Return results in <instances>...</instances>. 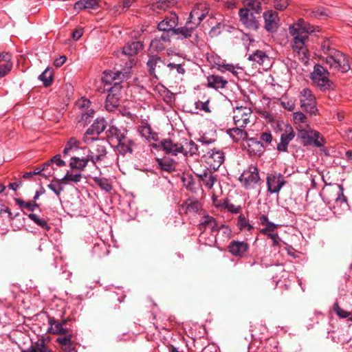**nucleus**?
I'll use <instances>...</instances> for the list:
<instances>
[{"mask_svg": "<svg viewBox=\"0 0 352 352\" xmlns=\"http://www.w3.org/2000/svg\"><path fill=\"white\" fill-rule=\"evenodd\" d=\"M4 64L0 65V78L6 76L12 69L13 63L11 60H4Z\"/></svg>", "mask_w": 352, "mask_h": 352, "instance_id": "13d9d810", "label": "nucleus"}, {"mask_svg": "<svg viewBox=\"0 0 352 352\" xmlns=\"http://www.w3.org/2000/svg\"><path fill=\"white\" fill-rule=\"evenodd\" d=\"M228 82L223 77L212 75L208 77V86L215 89L224 88Z\"/></svg>", "mask_w": 352, "mask_h": 352, "instance_id": "bb28decb", "label": "nucleus"}, {"mask_svg": "<svg viewBox=\"0 0 352 352\" xmlns=\"http://www.w3.org/2000/svg\"><path fill=\"white\" fill-rule=\"evenodd\" d=\"M62 182L60 180L56 181V184L51 183L47 185V187L52 190L57 196H59L61 192L63 190V188L61 186Z\"/></svg>", "mask_w": 352, "mask_h": 352, "instance_id": "e2e57ef3", "label": "nucleus"}, {"mask_svg": "<svg viewBox=\"0 0 352 352\" xmlns=\"http://www.w3.org/2000/svg\"><path fill=\"white\" fill-rule=\"evenodd\" d=\"M80 142L78 141L75 138H71L64 150H63V155L65 156L68 155L71 151H76L79 148Z\"/></svg>", "mask_w": 352, "mask_h": 352, "instance_id": "49530a36", "label": "nucleus"}, {"mask_svg": "<svg viewBox=\"0 0 352 352\" xmlns=\"http://www.w3.org/2000/svg\"><path fill=\"white\" fill-rule=\"evenodd\" d=\"M134 145L133 140L130 138L125 141L118 143L117 149L121 155H125L133 151L132 146Z\"/></svg>", "mask_w": 352, "mask_h": 352, "instance_id": "72a5a7b5", "label": "nucleus"}, {"mask_svg": "<svg viewBox=\"0 0 352 352\" xmlns=\"http://www.w3.org/2000/svg\"><path fill=\"white\" fill-rule=\"evenodd\" d=\"M98 135L99 134L96 133V131H95L93 126H91L89 129H87V130L83 135V142L87 144H89L91 142H95L96 140H99L98 138Z\"/></svg>", "mask_w": 352, "mask_h": 352, "instance_id": "a19ab883", "label": "nucleus"}, {"mask_svg": "<svg viewBox=\"0 0 352 352\" xmlns=\"http://www.w3.org/2000/svg\"><path fill=\"white\" fill-rule=\"evenodd\" d=\"M240 21L248 28L256 30L258 28V22L252 12L248 8H241L239 12Z\"/></svg>", "mask_w": 352, "mask_h": 352, "instance_id": "f3484780", "label": "nucleus"}, {"mask_svg": "<svg viewBox=\"0 0 352 352\" xmlns=\"http://www.w3.org/2000/svg\"><path fill=\"white\" fill-rule=\"evenodd\" d=\"M149 74L156 78L157 75L162 74L166 67V63L157 56H151L147 61Z\"/></svg>", "mask_w": 352, "mask_h": 352, "instance_id": "2eb2a0df", "label": "nucleus"}, {"mask_svg": "<svg viewBox=\"0 0 352 352\" xmlns=\"http://www.w3.org/2000/svg\"><path fill=\"white\" fill-rule=\"evenodd\" d=\"M259 222L261 225L265 226V228H263L264 232L270 231L272 230H276L278 228V225L275 224L269 221L267 216L265 214H262L259 217Z\"/></svg>", "mask_w": 352, "mask_h": 352, "instance_id": "09e8293b", "label": "nucleus"}, {"mask_svg": "<svg viewBox=\"0 0 352 352\" xmlns=\"http://www.w3.org/2000/svg\"><path fill=\"white\" fill-rule=\"evenodd\" d=\"M160 146L167 154L177 155L184 151V145L182 143L174 142L170 139H164L161 141Z\"/></svg>", "mask_w": 352, "mask_h": 352, "instance_id": "a211bd4d", "label": "nucleus"}, {"mask_svg": "<svg viewBox=\"0 0 352 352\" xmlns=\"http://www.w3.org/2000/svg\"><path fill=\"white\" fill-rule=\"evenodd\" d=\"M285 184V178L280 173H274L267 177V190L271 194L278 193Z\"/></svg>", "mask_w": 352, "mask_h": 352, "instance_id": "f8f14e48", "label": "nucleus"}, {"mask_svg": "<svg viewBox=\"0 0 352 352\" xmlns=\"http://www.w3.org/2000/svg\"><path fill=\"white\" fill-rule=\"evenodd\" d=\"M198 227L199 229L201 231H204L206 228H209L212 232L222 230L223 232L228 235L230 234L231 232L228 226L221 225L220 227H219L216 219L208 214L202 217Z\"/></svg>", "mask_w": 352, "mask_h": 352, "instance_id": "9b49d317", "label": "nucleus"}, {"mask_svg": "<svg viewBox=\"0 0 352 352\" xmlns=\"http://www.w3.org/2000/svg\"><path fill=\"white\" fill-rule=\"evenodd\" d=\"M96 133H101L106 129V121L104 118H97L91 124Z\"/></svg>", "mask_w": 352, "mask_h": 352, "instance_id": "864d4df0", "label": "nucleus"}, {"mask_svg": "<svg viewBox=\"0 0 352 352\" xmlns=\"http://www.w3.org/2000/svg\"><path fill=\"white\" fill-rule=\"evenodd\" d=\"M243 127H238L236 126L235 128L230 129L227 131L229 135L235 141L239 142L247 138V132L242 129Z\"/></svg>", "mask_w": 352, "mask_h": 352, "instance_id": "7c9ffc66", "label": "nucleus"}, {"mask_svg": "<svg viewBox=\"0 0 352 352\" xmlns=\"http://www.w3.org/2000/svg\"><path fill=\"white\" fill-rule=\"evenodd\" d=\"M94 182L102 190L109 192L112 189V186L109 179L104 177H94Z\"/></svg>", "mask_w": 352, "mask_h": 352, "instance_id": "de8ad7c7", "label": "nucleus"}, {"mask_svg": "<svg viewBox=\"0 0 352 352\" xmlns=\"http://www.w3.org/2000/svg\"><path fill=\"white\" fill-rule=\"evenodd\" d=\"M228 252L236 257H242L249 250V245L245 241H232L228 246Z\"/></svg>", "mask_w": 352, "mask_h": 352, "instance_id": "aec40b11", "label": "nucleus"}, {"mask_svg": "<svg viewBox=\"0 0 352 352\" xmlns=\"http://www.w3.org/2000/svg\"><path fill=\"white\" fill-rule=\"evenodd\" d=\"M298 136L304 140L305 144L316 147H322L326 143L324 137L318 131L311 129H300Z\"/></svg>", "mask_w": 352, "mask_h": 352, "instance_id": "423d86ee", "label": "nucleus"}, {"mask_svg": "<svg viewBox=\"0 0 352 352\" xmlns=\"http://www.w3.org/2000/svg\"><path fill=\"white\" fill-rule=\"evenodd\" d=\"M219 206L227 209L229 212L237 214L240 212L241 208L240 206H235L228 199H225Z\"/></svg>", "mask_w": 352, "mask_h": 352, "instance_id": "603ef678", "label": "nucleus"}, {"mask_svg": "<svg viewBox=\"0 0 352 352\" xmlns=\"http://www.w3.org/2000/svg\"><path fill=\"white\" fill-rule=\"evenodd\" d=\"M329 54L325 57V63L331 69L346 73L351 69L349 58L342 52L336 50H330Z\"/></svg>", "mask_w": 352, "mask_h": 352, "instance_id": "f03ea898", "label": "nucleus"}, {"mask_svg": "<svg viewBox=\"0 0 352 352\" xmlns=\"http://www.w3.org/2000/svg\"><path fill=\"white\" fill-rule=\"evenodd\" d=\"M184 145V151L183 154L185 155H199V148L197 145L192 140L187 141V140H185V144Z\"/></svg>", "mask_w": 352, "mask_h": 352, "instance_id": "e433bc0d", "label": "nucleus"}, {"mask_svg": "<svg viewBox=\"0 0 352 352\" xmlns=\"http://www.w3.org/2000/svg\"><path fill=\"white\" fill-rule=\"evenodd\" d=\"M143 49V43L139 41L128 42L122 48V53L129 56L137 54Z\"/></svg>", "mask_w": 352, "mask_h": 352, "instance_id": "393cba45", "label": "nucleus"}, {"mask_svg": "<svg viewBox=\"0 0 352 352\" xmlns=\"http://www.w3.org/2000/svg\"><path fill=\"white\" fill-rule=\"evenodd\" d=\"M170 41L169 35L167 33H163L160 36L155 37L151 41L150 47L155 52H162Z\"/></svg>", "mask_w": 352, "mask_h": 352, "instance_id": "4be33fe9", "label": "nucleus"}, {"mask_svg": "<svg viewBox=\"0 0 352 352\" xmlns=\"http://www.w3.org/2000/svg\"><path fill=\"white\" fill-rule=\"evenodd\" d=\"M265 29L269 32L277 30L279 23L278 14L276 11L270 10L263 13Z\"/></svg>", "mask_w": 352, "mask_h": 352, "instance_id": "dca6fc26", "label": "nucleus"}, {"mask_svg": "<svg viewBox=\"0 0 352 352\" xmlns=\"http://www.w3.org/2000/svg\"><path fill=\"white\" fill-rule=\"evenodd\" d=\"M124 78V74L121 72L118 71L113 72L111 71H106L103 73L102 80L106 86H111L112 85H114L116 82L120 83Z\"/></svg>", "mask_w": 352, "mask_h": 352, "instance_id": "5701e85b", "label": "nucleus"}, {"mask_svg": "<svg viewBox=\"0 0 352 352\" xmlns=\"http://www.w3.org/2000/svg\"><path fill=\"white\" fill-rule=\"evenodd\" d=\"M178 23L179 19L177 14L175 12H170L158 23L157 28L159 30L164 32V33L171 31L173 34Z\"/></svg>", "mask_w": 352, "mask_h": 352, "instance_id": "4468645a", "label": "nucleus"}, {"mask_svg": "<svg viewBox=\"0 0 352 352\" xmlns=\"http://www.w3.org/2000/svg\"><path fill=\"white\" fill-rule=\"evenodd\" d=\"M248 150L254 155H260L264 149L263 144L255 138H250L248 141Z\"/></svg>", "mask_w": 352, "mask_h": 352, "instance_id": "f704fd0d", "label": "nucleus"}, {"mask_svg": "<svg viewBox=\"0 0 352 352\" xmlns=\"http://www.w3.org/2000/svg\"><path fill=\"white\" fill-rule=\"evenodd\" d=\"M157 164L160 168L167 172H171L175 169V163L173 160L163 158L157 159Z\"/></svg>", "mask_w": 352, "mask_h": 352, "instance_id": "58836bf2", "label": "nucleus"}, {"mask_svg": "<svg viewBox=\"0 0 352 352\" xmlns=\"http://www.w3.org/2000/svg\"><path fill=\"white\" fill-rule=\"evenodd\" d=\"M289 30L294 37L292 42L294 53L298 56L302 63H307L309 60V54L306 41L309 38L308 34L314 31V27L304 19H300L297 23L289 27Z\"/></svg>", "mask_w": 352, "mask_h": 352, "instance_id": "f257e3e1", "label": "nucleus"}, {"mask_svg": "<svg viewBox=\"0 0 352 352\" xmlns=\"http://www.w3.org/2000/svg\"><path fill=\"white\" fill-rule=\"evenodd\" d=\"M237 226L241 230H248L250 232L253 226L247 221L243 214H240L238 217Z\"/></svg>", "mask_w": 352, "mask_h": 352, "instance_id": "3c124183", "label": "nucleus"}, {"mask_svg": "<svg viewBox=\"0 0 352 352\" xmlns=\"http://www.w3.org/2000/svg\"><path fill=\"white\" fill-rule=\"evenodd\" d=\"M329 76V72L319 64L314 66V71L311 74V78L314 83L322 89H327L331 87V82Z\"/></svg>", "mask_w": 352, "mask_h": 352, "instance_id": "39448f33", "label": "nucleus"}, {"mask_svg": "<svg viewBox=\"0 0 352 352\" xmlns=\"http://www.w3.org/2000/svg\"><path fill=\"white\" fill-rule=\"evenodd\" d=\"M94 111L93 109H89L86 112H82L78 118V122L85 126L90 123L94 117Z\"/></svg>", "mask_w": 352, "mask_h": 352, "instance_id": "79ce46f5", "label": "nucleus"}, {"mask_svg": "<svg viewBox=\"0 0 352 352\" xmlns=\"http://www.w3.org/2000/svg\"><path fill=\"white\" fill-rule=\"evenodd\" d=\"M248 59L257 63L258 65H263L266 61H269V57L262 50L255 51L248 56Z\"/></svg>", "mask_w": 352, "mask_h": 352, "instance_id": "c756f323", "label": "nucleus"}, {"mask_svg": "<svg viewBox=\"0 0 352 352\" xmlns=\"http://www.w3.org/2000/svg\"><path fill=\"white\" fill-rule=\"evenodd\" d=\"M199 177L202 185L208 189H211L217 180V176L209 170H204L201 174L199 175Z\"/></svg>", "mask_w": 352, "mask_h": 352, "instance_id": "a878e982", "label": "nucleus"}, {"mask_svg": "<svg viewBox=\"0 0 352 352\" xmlns=\"http://www.w3.org/2000/svg\"><path fill=\"white\" fill-rule=\"evenodd\" d=\"M34 352H53L45 343L43 340H38L34 344Z\"/></svg>", "mask_w": 352, "mask_h": 352, "instance_id": "5fc2aeb1", "label": "nucleus"}, {"mask_svg": "<svg viewBox=\"0 0 352 352\" xmlns=\"http://www.w3.org/2000/svg\"><path fill=\"white\" fill-rule=\"evenodd\" d=\"M41 80L45 87L51 85L53 81V70L50 68H46L45 70L39 76Z\"/></svg>", "mask_w": 352, "mask_h": 352, "instance_id": "ea45409f", "label": "nucleus"}, {"mask_svg": "<svg viewBox=\"0 0 352 352\" xmlns=\"http://www.w3.org/2000/svg\"><path fill=\"white\" fill-rule=\"evenodd\" d=\"M339 192L338 193L337 197L335 199V204L337 206H339L340 207H343L344 208H348L349 205L347 203V198L344 195V189L342 186H339Z\"/></svg>", "mask_w": 352, "mask_h": 352, "instance_id": "a18cd8bd", "label": "nucleus"}, {"mask_svg": "<svg viewBox=\"0 0 352 352\" xmlns=\"http://www.w3.org/2000/svg\"><path fill=\"white\" fill-rule=\"evenodd\" d=\"M198 26H195L194 23L187 20L184 26L176 28L173 34L177 36V39L184 40L191 37Z\"/></svg>", "mask_w": 352, "mask_h": 352, "instance_id": "6ab92c4d", "label": "nucleus"}, {"mask_svg": "<svg viewBox=\"0 0 352 352\" xmlns=\"http://www.w3.org/2000/svg\"><path fill=\"white\" fill-rule=\"evenodd\" d=\"M293 117L296 124H302V126H300V128H302L304 126H307V118L303 113L296 112L294 113Z\"/></svg>", "mask_w": 352, "mask_h": 352, "instance_id": "4d7b16f0", "label": "nucleus"}, {"mask_svg": "<svg viewBox=\"0 0 352 352\" xmlns=\"http://www.w3.org/2000/svg\"><path fill=\"white\" fill-rule=\"evenodd\" d=\"M245 4L257 13L261 10V3L258 0H245Z\"/></svg>", "mask_w": 352, "mask_h": 352, "instance_id": "0e129e2a", "label": "nucleus"}, {"mask_svg": "<svg viewBox=\"0 0 352 352\" xmlns=\"http://www.w3.org/2000/svg\"><path fill=\"white\" fill-rule=\"evenodd\" d=\"M204 157L209 168L214 170H217L225 160L223 152L216 149L209 151Z\"/></svg>", "mask_w": 352, "mask_h": 352, "instance_id": "ddd939ff", "label": "nucleus"}, {"mask_svg": "<svg viewBox=\"0 0 352 352\" xmlns=\"http://www.w3.org/2000/svg\"><path fill=\"white\" fill-rule=\"evenodd\" d=\"M50 332L53 334L66 336L68 334V329L63 327V323H60L54 319L50 320Z\"/></svg>", "mask_w": 352, "mask_h": 352, "instance_id": "2f4dec72", "label": "nucleus"}, {"mask_svg": "<svg viewBox=\"0 0 352 352\" xmlns=\"http://www.w3.org/2000/svg\"><path fill=\"white\" fill-rule=\"evenodd\" d=\"M138 132L142 137L148 140H156L157 135L152 131L151 127L148 124H143L138 127Z\"/></svg>", "mask_w": 352, "mask_h": 352, "instance_id": "c85d7f7f", "label": "nucleus"}, {"mask_svg": "<svg viewBox=\"0 0 352 352\" xmlns=\"http://www.w3.org/2000/svg\"><path fill=\"white\" fill-rule=\"evenodd\" d=\"M200 209V203L197 200H193L191 199H187L180 206L181 211L186 214H196L199 211Z\"/></svg>", "mask_w": 352, "mask_h": 352, "instance_id": "b1692460", "label": "nucleus"}, {"mask_svg": "<svg viewBox=\"0 0 352 352\" xmlns=\"http://www.w3.org/2000/svg\"><path fill=\"white\" fill-rule=\"evenodd\" d=\"M156 90L158 91L162 99L167 104H171L174 100V96L167 88L163 85L156 87Z\"/></svg>", "mask_w": 352, "mask_h": 352, "instance_id": "c9c22d12", "label": "nucleus"}, {"mask_svg": "<svg viewBox=\"0 0 352 352\" xmlns=\"http://www.w3.org/2000/svg\"><path fill=\"white\" fill-rule=\"evenodd\" d=\"M28 217L31 221L43 229L47 231L50 230L51 227L48 225L46 219L40 218L37 214L34 213L29 214Z\"/></svg>", "mask_w": 352, "mask_h": 352, "instance_id": "4c0bfd02", "label": "nucleus"}, {"mask_svg": "<svg viewBox=\"0 0 352 352\" xmlns=\"http://www.w3.org/2000/svg\"><path fill=\"white\" fill-rule=\"evenodd\" d=\"M333 309L334 312L336 314V315L340 318H349L351 314L347 311L344 310L342 309L338 302V301H336L333 305Z\"/></svg>", "mask_w": 352, "mask_h": 352, "instance_id": "6e6d98bb", "label": "nucleus"}, {"mask_svg": "<svg viewBox=\"0 0 352 352\" xmlns=\"http://www.w3.org/2000/svg\"><path fill=\"white\" fill-rule=\"evenodd\" d=\"M82 179V174L80 173H74L67 171L65 175L61 179L63 184H68L69 182L78 183Z\"/></svg>", "mask_w": 352, "mask_h": 352, "instance_id": "37998d69", "label": "nucleus"}, {"mask_svg": "<svg viewBox=\"0 0 352 352\" xmlns=\"http://www.w3.org/2000/svg\"><path fill=\"white\" fill-rule=\"evenodd\" d=\"M301 107L311 115H316L318 111L316 100L311 91L307 88L303 89L300 93Z\"/></svg>", "mask_w": 352, "mask_h": 352, "instance_id": "6e6552de", "label": "nucleus"}, {"mask_svg": "<svg viewBox=\"0 0 352 352\" xmlns=\"http://www.w3.org/2000/svg\"><path fill=\"white\" fill-rule=\"evenodd\" d=\"M6 214V219L9 221H12L15 218V217H14L11 212L10 208L4 204H1L0 208V217L4 218Z\"/></svg>", "mask_w": 352, "mask_h": 352, "instance_id": "052dcab7", "label": "nucleus"}, {"mask_svg": "<svg viewBox=\"0 0 352 352\" xmlns=\"http://www.w3.org/2000/svg\"><path fill=\"white\" fill-rule=\"evenodd\" d=\"M294 137L293 128L290 125H286L284 132L280 135V142L277 145V149L280 151H286L288 144Z\"/></svg>", "mask_w": 352, "mask_h": 352, "instance_id": "412c9836", "label": "nucleus"}, {"mask_svg": "<svg viewBox=\"0 0 352 352\" xmlns=\"http://www.w3.org/2000/svg\"><path fill=\"white\" fill-rule=\"evenodd\" d=\"M209 6L206 2H199L195 5L191 10L188 20L195 24V26H199L201 22L208 15L209 12Z\"/></svg>", "mask_w": 352, "mask_h": 352, "instance_id": "1a4fd4ad", "label": "nucleus"}, {"mask_svg": "<svg viewBox=\"0 0 352 352\" xmlns=\"http://www.w3.org/2000/svg\"><path fill=\"white\" fill-rule=\"evenodd\" d=\"M121 89L122 85L119 82H116L114 85L104 88V90L108 92L105 103V107L107 110L112 111L119 105L121 98Z\"/></svg>", "mask_w": 352, "mask_h": 352, "instance_id": "0eeeda50", "label": "nucleus"}, {"mask_svg": "<svg viewBox=\"0 0 352 352\" xmlns=\"http://www.w3.org/2000/svg\"><path fill=\"white\" fill-rule=\"evenodd\" d=\"M116 138L117 139L118 143L120 142L125 141L126 140L130 138V137L128 136V131L123 130L122 131L120 130L116 129Z\"/></svg>", "mask_w": 352, "mask_h": 352, "instance_id": "69168bd1", "label": "nucleus"}, {"mask_svg": "<svg viewBox=\"0 0 352 352\" xmlns=\"http://www.w3.org/2000/svg\"><path fill=\"white\" fill-rule=\"evenodd\" d=\"M289 0H274V8L279 10H283L289 6Z\"/></svg>", "mask_w": 352, "mask_h": 352, "instance_id": "338daca9", "label": "nucleus"}, {"mask_svg": "<svg viewBox=\"0 0 352 352\" xmlns=\"http://www.w3.org/2000/svg\"><path fill=\"white\" fill-rule=\"evenodd\" d=\"M261 179L256 166L251 165L245 169L239 177V181L246 189H254Z\"/></svg>", "mask_w": 352, "mask_h": 352, "instance_id": "20e7f679", "label": "nucleus"}, {"mask_svg": "<svg viewBox=\"0 0 352 352\" xmlns=\"http://www.w3.org/2000/svg\"><path fill=\"white\" fill-rule=\"evenodd\" d=\"M166 66L170 72H175V73L181 75H184L186 72L184 64L182 63H168L166 64Z\"/></svg>", "mask_w": 352, "mask_h": 352, "instance_id": "8fccbe9b", "label": "nucleus"}, {"mask_svg": "<svg viewBox=\"0 0 352 352\" xmlns=\"http://www.w3.org/2000/svg\"><path fill=\"white\" fill-rule=\"evenodd\" d=\"M52 163L56 164L58 166H63L65 165V162L61 160L60 155H56L54 156L50 161L43 164L42 170H45L48 166H50Z\"/></svg>", "mask_w": 352, "mask_h": 352, "instance_id": "bf43d9fd", "label": "nucleus"}, {"mask_svg": "<svg viewBox=\"0 0 352 352\" xmlns=\"http://www.w3.org/2000/svg\"><path fill=\"white\" fill-rule=\"evenodd\" d=\"M276 230H272L270 231H265L264 230H261V232L264 235L267 236L272 241V246L274 247H280V239L277 232H275Z\"/></svg>", "mask_w": 352, "mask_h": 352, "instance_id": "c03bdc74", "label": "nucleus"}, {"mask_svg": "<svg viewBox=\"0 0 352 352\" xmlns=\"http://www.w3.org/2000/svg\"><path fill=\"white\" fill-rule=\"evenodd\" d=\"M177 0H159L155 4V8L165 10L166 7L173 6Z\"/></svg>", "mask_w": 352, "mask_h": 352, "instance_id": "680f3d73", "label": "nucleus"}, {"mask_svg": "<svg viewBox=\"0 0 352 352\" xmlns=\"http://www.w3.org/2000/svg\"><path fill=\"white\" fill-rule=\"evenodd\" d=\"M107 142L104 140H96L95 142L89 144L88 147V160L96 165L104 162L107 157Z\"/></svg>", "mask_w": 352, "mask_h": 352, "instance_id": "7ed1b4c3", "label": "nucleus"}, {"mask_svg": "<svg viewBox=\"0 0 352 352\" xmlns=\"http://www.w3.org/2000/svg\"><path fill=\"white\" fill-rule=\"evenodd\" d=\"M90 162L89 160H88V157H72L71 158L70 162V166L72 168H76L79 170H83L87 166L88 162Z\"/></svg>", "mask_w": 352, "mask_h": 352, "instance_id": "473e14b6", "label": "nucleus"}, {"mask_svg": "<svg viewBox=\"0 0 352 352\" xmlns=\"http://www.w3.org/2000/svg\"><path fill=\"white\" fill-rule=\"evenodd\" d=\"M252 111L247 107H236L233 110V120L238 127H245L250 122Z\"/></svg>", "mask_w": 352, "mask_h": 352, "instance_id": "9d476101", "label": "nucleus"}, {"mask_svg": "<svg viewBox=\"0 0 352 352\" xmlns=\"http://www.w3.org/2000/svg\"><path fill=\"white\" fill-rule=\"evenodd\" d=\"M272 141V135L270 132H264L262 133L260 135V142L263 144L265 143L269 144Z\"/></svg>", "mask_w": 352, "mask_h": 352, "instance_id": "774afa93", "label": "nucleus"}, {"mask_svg": "<svg viewBox=\"0 0 352 352\" xmlns=\"http://www.w3.org/2000/svg\"><path fill=\"white\" fill-rule=\"evenodd\" d=\"M72 334H67L56 339V342L60 345L61 349L65 352H72L74 349L72 342Z\"/></svg>", "mask_w": 352, "mask_h": 352, "instance_id": "cd10ccee", "label": "nucleus"}]
</instances>
